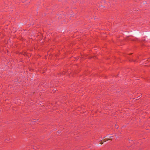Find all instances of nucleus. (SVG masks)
I'll return each instance as SVG.
<instances>
[{
  "label": "nucleus",
  "mask_w": 150,
  "mask_h": 150,
  "mask_svg": "<svg viewBox=\"0 0 150 150\" xmlns=\"http://www.w3.org/2000/svg\"><path fill=\"white\" fill-rule=\"evenodd\" d=\"M100 144H103V142H102V141H101L100 143Z\"/></svg>",
  "instance_id": "obj_4"
},
{
  "label": "nucleus",
  "mask_w": 150,
  "mask_h": 150,
  "mask_svg": "<svg viewBox=\"0 0 150 150\" xmlns=\"http://www.w3.org/2000/svg\"><path fill=\"white\" fill-rule=\"evenodd\" d=\"M111 140L112 139H109V138H105V139H103V142H106L108 140Z\"/></svg>",
  "instance_id": "obj_1"
},
{
  "label": "nucleus",
  "mask_w": 150,
  "mask_h": 150,
  "mask_svg": "<svg viewBox=\"0 0 150 150\" xmlns=\"http://www.w3.org/2000/svg\"><path fill=\"white\" fill-rule=\"evenodd\" d=\"M58 132V133H60V132L58 131V132Z\"/></svg>",
  "instance_id": "obj_6"
},
{
  "label": "nucleus",
  "mask_w": 150,
  "mask_h": 150,
  "mask_svg": "<svg viewBox=\"0 0 150 150\" xmlns=\"http://www.w3.org/2000/svg\"><path fill=\"white\" fill-rule=\"evenodd\" d=\"M115 128H118V126H117V125H115Z\"/></svg>",
  "instance_id": "obj_3"
},
{
  "label": "nucleus",
  "mask_w": 150,
  "mask_h": 150,
  "mask_svg": "<svg viewBox=\"0 0 150 150\" xmlns=\"http://www.w3.org/2000/svg\"><path fill=\"white\" fill-rule=\"evenodd\" d=\"M145 3H146V1H144V4H145Z\"/></svg>",
  "instance_id": "obj_5"
},
{
  "label": "nucleus",
  "mask_w": 150,
  "mask_h": 150,
  "mask_svg": "<svg viewBox=\"0 0 150 150\" xmlns=\"http://www.w3.org/2000/svg\"><path fill=\"white\" fill-rule=\"evenodd\" d=\"M106 137H107L109 139H112V138L113 137V136H111V137H109V136H106V137H105L104 138H105Z\"/></svg>",
  "instance_id": "obj_2"
}]
</instances>
